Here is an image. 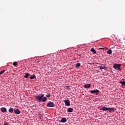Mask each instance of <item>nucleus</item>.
Masks as SVG:
<instances>
[{
    "instance_id": "4",
    "label": "nucleus",
    "mask_w": 125,
    "mask_h": 125,
    "mask_svg": "<svg viewBox=\"0 0 125 125\" xmlns=\"http://www.w3.org/2000/svg\"><path fill=\"white\" fill-rule=\"evenodd\" d=\"M55 106V104H54V103L50 102L47 104V107H50L51 108H52Z\"/></svg>"
},
{
    "instance_id": "23",
    "label": "nucleus",
    "mask_w": 125,
    "mask_h": 125,
    "mask_svg": "<svg viewBox=\"0 0 125 125\" xmlns=\"http://www.w3.org/2000/svg\"><path fill=\"white\" fill-rule=\"evenodd\" d=\"M64 87L67 89V90H69L70 89V86H65Z\"/></svg>"
},
{
    "instance_id": "12",
    "label": "nucleus",
    "mask_w": 125,
    "mask_h": 125,
    "mask_svg": "<svg viewBox=\"0 0 125 125\" xmlns=\"http://www.w3.org/2000/svg\"><path fill=\"white\" fill-rule=\"evenodd\" d=\"M101 110L102 111H108V110H109V107H106L104 106L101 109Z\"/></svg>"
},
{
    "instance_id": "7",
    "label": "nucleus",
    "mask_w": 125,
    "mask_h": 125,
    "mask_svg": "<svg viewBox=\"0 0 125 125\" xmlns=\"http://www.w3.org/2000/svg\"><path fill=\"white\" fill-rule=\"evenodd\" d=\"M0 110H1V112H2V113H5L7 111V110L6 109V108H5V107H1Z\"/></svg>"
},
{
    "instance_id": "8",
    "label": "nucleus",
    "mask_w": 125,
    "mask_h": 125,
    "mask_svg": "<svg viewBox=\"0 0 125 125\" xmlns=\"http://www.w3.org/2000/svg\"><path fill=\"white\" fill-rule=\"evenodd\" d=\"M91 86V84H85L84 85V88H89Z\"/></svg>"
},
{
    "instance_id": "2",
    "label": "nucleus",
    "mask_w": 125,
    "mask_h": 125,
    "mask_svg": "<svg viewBox=\"0 0 125 125\" xmlns=\"http://www.w3.org/2000/svg\"><path fill=\"white\" fill-rule=\"evenodd\" d=\"M121 67H122V64H116L113 66V68H115V70H118L119 71H122Z\"/></svg>"
},
{
    "instance_id": "5",
    "label": "nucleus",
    "mask_w": 125,
    "mask_h": 125,
    "mask_svg": "<svg viewBox=\"0 0 125 125\" xmlns=\"http://www.w3.org/2000/svg\"><path fill=\"white\" fill-rule=\"evenodd\" d=\"M14 113L17 115H20V114H21V111L18 109H15L14 110Z\"/></svg>"
},
{
    "instance_id": "6",
    "label": "nucleus",
    "mask_w": 125,
    "mask_h": 125,
    "mask_svg": "<svg viewBox=\"0 0 125 125\" xmlns=\"http://www.w3.org/2000/svg\"><path fill=\"white\" fill-rule=\"evenodd\" d=\"M66 106H70V101L68 99L64 100V101Z\"/></svg>"
},
{
    "instance_id": "17",
    "label": "nucleus",
    "mask_w": 125,
    "mask_h": 125,
    "mask_svg": "<svg viewBox=\"0 0 125 125\" xmlns=\"http://www.w3.org/2000/svg\"><path fill=\"white\" fill-rule=\"evenodd\" d=\"M99 49H102L104 51H106V49H108V48L107 47L104 48H99Z\"/></svg>"
},
{
    "instance_id": "21",
    "label": "nucleus",
    "mask_w": 125,
    "mask_h": 125,
    "mask_svg": "<svg viewBox=\"0 0 125 125\" xmlns=\"http://www.w3.org/2000/svg\"><path fill=\"white\" fill-rule=\"evenodd\" d=\"M120 83H121L122 85L125 86V81L120 82Z\"/></svg>"
},
{
    "instance_id": "1",
    "label": "nucleus",
    "mask_w": 125,
    "mask_h": 125,
    "mask_svg": "<svg viewBox=\"0 0 125 125\" xmlns=\"http://www.w3.org/2000/svg\"><path fill=\"white\" fill-rule=\"evenodd\" d=\"M43 96H44V94H40L38 96H36L35 98L38 102H45L47 100V98L43 97Z\"/></svg>"
},
{
    "instance_id": "15",
    "label": "nucleus",
    "mask_w": 125,
    "mask_h": 125,
    "mask_svg": "<svg viewBox=\"0 0 125 125\" xmlns=\"http://www.w3.org/2000/svg\"><path fill=\"white\" fill-rule=\"evenodd\" d=\"M91 51L92 52H93V53H94V54H96V53H97L96 50H95L94 49V48H91Z\"/></svg>"
},
{
    "instance_id": "24",
    "label": "nucleus",
    "mask_w": 125,
    "mask_h": 125,
    "mask_svg": "<svg viewBox=\"0 0 125 125\" xmlns=\"http://www.w3.org/2000/svg\"><path fill=\"white\" fill-rule=\"evenodd\" d=\"M76 67H80V66H81V63H77L76 64Z\"/></svg>"
},
{
    "instance_id": "14",
    "label": "nucleus",
    "mask_w": 125,
    "mask_h": 125,
    "mask_svg": "<svg viewBox=\"0 0 125 125\" xmlns=\"http://www.w3.org/2000/svg\"><path fill=\"white\" fill-rule=\"evenodd\" d=\"M29 76H31V75H30L28 73H26L25 75L24 76V78H25V79H28V77H29Z\"/></svg>"
},
{
    "instance_id": "13",
    "label": "nucleus",
    "mask_w": 125,
    "mask_h": 125,
    "mask_svg": "<svg viewBox=\"0 0 125 125\" xmlns=\"http://www.w3.org/2000/svg\"><path fill=\"white\" fill-rule=\"evenodd\" d=\"M66 122H67V119H66L65 118H62V119H61L62 123H66Z\"/></svg>"
},
{
    "instance_id": "20",
    "label": "nucleus",
    "mask_w": 125,
    "mask_h": 125,
    "mask_svg": "<svg viewBox=\"0 0 125 125\" xmlns=\"http://www.w3.org/2000/svg\"><path fill=\"white\" fill-rule=\"evenodd\" d=\"M107 53L108 54H112V50L111 49H108L107 51Z\"/></svg>"
},
{
    "instance_id": "22",
    "label": "nucleus",
    "mask_w": 125,
    "mask_h": 125,
    "mask_svg": "<svg viewBox=\"0 0 125 125\" xmlns=\"http://www.w3.org/2000/svg\"><path fill=\"white\" fill-rule=\"evenodd\" d=\"M13 66H16L17 65V62H13Z\"/></svg>"
},
{
    "instance_id": "26",
    "label": "nucleus",
    "mask_w": 125,
    "mask_h": 125,
    "mask_svg": "<svg viewBox=\"0 0 125 125\" xmlns=\"http://www.w3.org/2000/svg\"><path fill=\"white\" fill-rule=\"evenodd\" d=\"M50 94H48V95H46V97H48V98H49V97H50Z\"/></svg>"
},
{
    "instance_id": "16",
    "label": "nucleus",
    "mask_w": 125,
    "mask_h": 125,
    "mask_svg": "<svg viewBox=\"0 0 125 125\" xmlns=\"http://www.w3.org/2000/svg\"><path fill=\"white\" fill-rule=\"evenodd\" d=\"M13 111H14V109H13V108H10L9 109V113H13Z\"/></svg>"
},
{
    "instance_id": "19",
    "label": "nucleus",
    "mask_w": 125,
    "mask_h": 125,
    "mask_svg": "<svg viewBox=\"0 0 125 125\" xmlns=\"http://www.w3.org/2000/svg\"><path fill=\"white\" fill-rule=\"evenodd\" d=\"M39 117L40 119V120H41V121L42 120V114H41V113H39Z\"/></svg>"
},
{
    "instance_id": "27",
    "label": "nucleus",
    "mask_w": 125,
    "mask_h": 125,
    "mask_svg": "<svg viewBox=\"0 0 125 125\" xmlns=\"http://www.w3.org/2000/svg\"><path fill=\"white\" fill-rule=\"evenodd\" d=\"M88 64H91V63H88Z\"/></svg>"
},
{
    "instance_id": "9",
    "label": "nucleus",
    "mask_w": 125,
    "mask_h": 125,
    "mask_svg": "<svg viewBox=\"0 0 125 125\" xmlns=\"http://www.w3.org/2000/svg\"><path fill=\"white\" fill-rule=\"evenodd\" d=\"M100 70H107L108 69L107 67L99 66Z\"/></svg>"
},
{
    "instance_id": "3",
    "label": "nucleus",
    "mask_w": 125,
    "mask_h": 125,
    "mask_svg": "<svg viewBox=\"0 0 125 125\" xmlns=\"http://www.w3.org/2000/svg\"><path fill=\"white\" fill-rule=\"evenodd\" d=\"M99 90L95 89L94 90H91L90 93H93L94 94H95V95H98L99 94Z\"/></svg>"
},
{
    "instance_id": "25",
    "label": "nucleus",
    "mask_w": 125,
    "mask_h": 125,
    "mask_svg": "<svg viewBox=\"0 0 125 125\" xmlns=\"http://www.w3.org/2000/svg\"><path fill=\"white\" fill-rule=\"evenodd\" d=\"M4 72H5V70H2V71H0V75H2V74H3V73H4Z\"/></svg>"
},
{
    "instance_id": "10",
    "label": "nucleus",
    "mask_w": 125,
    "mask_h": 125,
    "mask_svg": "<svg viewBox=\"0 0 125 125\" xmlns=\"http://www.w3.org/2000/svg\"><path fill=\"white\" fill-rule=\"evenodd\" d=\"M108 111L109 113H112V112H114V111H116V109L112 108L111 107H108Z\"/></svg>"
},
{
    "instance_id": "18",
    "label": "nucleus",
    "mask_w": 125,
    "mask_h": 125,
    "mask_svg": "<svg viewBox=\"0 0 125 125\" xmlns=\"http://www.w3.org/2000/svg\"><path fill=\"white\" fill-rule=\"evenodd\" d=\"M36 76L35 75H31V77H30V80H34V79H36Z\"/></svg>"
},
{
    "instance_id": "11",
    "label": "nucleus",
    "mask_w": 125,
    "mask_h": 125,
    "mask_svg": "<svg viewBox=\"0 0 125 125\" xmlns=\"http://www.w3.org/2000/svg\"><path fill=\"white\" fill-rule=\"evenodd\" d=\"M73 111H74V109L71 107L68 108L67 109V112H68V113H72Z\"/></svg>"
}]
</instances>
